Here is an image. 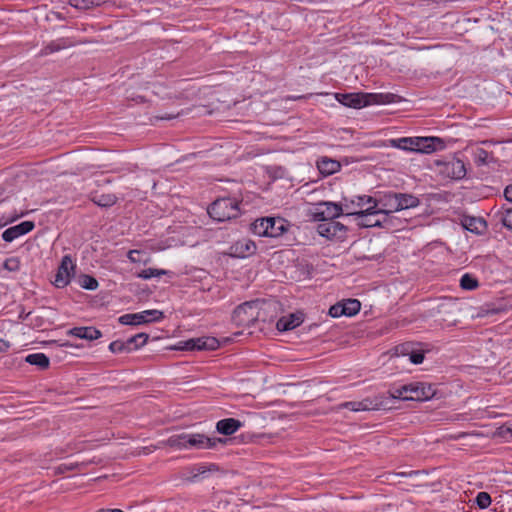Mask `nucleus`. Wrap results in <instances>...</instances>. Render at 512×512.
<instances>
[{
	"mask_svg": "<svg viewBox=\"0 0 512 512\" xmlns=\"http://www.w3.org/2000/svg\"><path fill=\"white\" fill-rule=\"evenodd\" d=\"M265 223L268 225L266 237H279L288 229L287 221L281 217H265Z\"/></svg>",
	"mask_w": 512,
	"mask_h": 512,
	"instance_id": "nucleus-17",
	"label": "nucleus"
},
{
	"mask_svg": "<svg viewBox=\"0 0 512 512\" xmlns=\"http://www.w3.org/2000/svg\"><path fill=\"white\" fill-rule=\"evenodd\" d=\"M409 359L413 364H421L424 360V353L420 350H411Z\"/></svg>",
	"mask_w": 512,
	"mask_h": 512,
	"instance_id": "nucleus-48",
	"label": "nucleus"
},
{
	"mask_svg": "<svg viewBox=\"0 0 512 512\" xmlns=\"http://www.w3.org/2000/svg\"><path fill=\"white\" fill-rule=\"evenodd\" d=\"M68 334L86 340H96L102 336L101 331L92 326L74 327L68 331Z\"/></svg>",
	"mask_w": 512,
	"mask_h": 512,
	"instance_id": "nucleus-19",
	"label": "nucleus"
},
{
	"mask_svg": "<svg viewBox=\"0 0 512 512\" xmlns=\"http://www.w3.org/2000/svg\"><path fill=\"white\" fill-rule=\"evenodd\" d=\"M75 265L69 255H65L58 267L55 275L54 285L57 288H64L71 281V276L74 274Z\"/></svg>",
	"mask_w": 512,
	"mask_h": 512,
	"instance_id": "nucleus-10",
	"label": "nucleus"
},
{
	"mask_svg": "<svg viewBox=\"0 0 512 512\" xmlns=\"http://www.w3.org/2000/svg\"><path fill=\"white\" fill-rule=\"evenodd\" d=\"M411 350H414L413 343L407 342L396 347V351L402 355H408L410 357Z\"/></svg>",
	"mask_w": 512,
	"mask_h": 512,
	"instance_id": "nucleus-49",
	"label": "nucleus"
},
{
	"mask_svg": "<svg viewBox=\"0 0 512 512\" xmlns=\"http://www.w3.org/2000/svg\"><path fill=\"white\" fill-rule=\"evenodd\" d=\"M397 200L398 211L414 208L420 204V201L416 196L407 193H397Z\"/></svg>",
	"mask_w": 512,
	"mask_h": 512,
	"instance_id": "nucleus-25",
	"label": "nucleus"
},
{
	"mask_svg": "<svg viewBox=\"0 0 512 512\" xmlns=\"http://www.w3.org/2000/svg\"><path fill=\"white\" fill-rule=\"evenodd\" d=\"M76 42L69 37H62L57 40H53L45 45L39 52L40 57L48 56L52 53L61 51L63 49L75 46Z\"/></svg>",
	"mask_w": 512,
	"mask_h": 512,
	"instance_id": "nucleus-16",
	"label": "nucleus"
},
{
	"mask_svg": "<svg viewBox=\"0 0 512 512\" xmlns=\"http://www.w3.org/2000/svg\"><path fill=\"white\" fill-rule=\"evenodd\" d=\"M79 466H80L79 463H63L55 468L54 473L56 475L64 474L68 471H73V470L78 469Z\"/></svg>",
	"mask_w": 512,
	"mask_h": 512,
	"instance_id": "nucleus-43",
	"label": "nucleus"
},
{
	"mask_svg": "<svg viewBox=\"0 0 512 512\" xmlns=\"http://www.w3.org/2000/svg\"><path fill=\"white\" fill-rule=\"evenodd\" d=\"M400 99L401 97L394 93H367L369 105L391 104L399 102Z\"/></svg>",
	"mask_w": 512,
	"mask_h": 512,
	"instance_id": "nucleus-20",
	"label": "nucleus"
},
{
	"mask_svg": "<svg viewBox=\"0 0 512 512\" xmlns=\"http://www.w3.org/2000/svg\"><path fill=\"white\" fill-rule=\"evenodd\" d=\"M390 146L405 151L430 154L445 148V142L439 137H402L391 139Z\"/></svg>",
	"mask_w": 512,
	"mask_h": 512,
	"instance_id": "nucleus-1",
	"label": "nucleus"
},
{
	"mask_svg": "<svg viewBox=\"0 0 512 512\" xmlns=\"http://www.w3.org/2000/svg\"><path fill=\"white\" fill-rule=\"evenodd\" d=\"M477 223L480 224V225L484 224V222H482L481 220H477L475 218H469V219L465 220L464 227L467 230H469L471 232H474V231L478 230V227L476 226Z\"/></svg>",
	"mask_w": 512,
	"mask_h": 512,
	"instance_id": "nucleus-47",
	"label": "nucleus"
},
{
	"mask_svg": "<svg viewBox=\"0 0 512 512\" xmlns=\"http://www.w3.org/2000/svg\"><path fill=\"white\" fill-rule=\"evenodd\" d=\"M384 396H375L373 398L367 397L361 401H349L343 403L341 406L351 411H367V410H379L384 407Z\"/></svg>",
	"mask_w": 512,
	"mask_h": 512,
	"instance_id": "nucleus-9",
	"label": "nucleus"
},
{
	"mask_svg": "<svg viewBox=\"0 0 512 512\" xmlns=\"http://www.w3.org/2000/svg\"><path fill=\"white\" fill-rule=\"evenodd\" d=\"M25 361L30 365L38 366L41 370L48 369L50 365V360L44 353L29 354Z\"/></svg>",
	"mask_w": 512,
	"mask_h": 512,
	"instance_id": "nucleus-29",
	"label": "nucleus"
},
{
	"mask_svg": "<svg viewBox=\"0 0 512 512\" xmlns=\"http://www.w3.org/2000/svg\"><path fill=\"white\" fill-rule=\"evenodd\" d=\"M3 268L14 272L20 269V260L17 257H11L4 261Z\"/></svg>",
	"mask_w": 512,
	"mask_h": 512,
	"instance_id": "nucleus-42",
	"label": "nucleus"
},
{
	"mask_svg": "<svg viewBox=\"0 0 512 512\" xmlns=\"http://www.w3.org/2000/svg\"><path fill=\"white\" fill-rule=\"evenodd\" d=\"M343 308H345V316H354L361 309V303L357 299H347L342 302Z\"/></svg>",
	"mask_w": 512,
	"mask_h": 512,
	"instance_id": "nucleus-33",
	"label": "nucleus"
},
{
	"mask_svg": "<svg viewBox=\"0 0 512 512\" xmlns=\"http://www.w3.org/2000/svg\"><path fill=\"white\" fill-rule=\"evenodd\" d=\"M335 98L342 105L354 109H360L369 106L367 93H336Z\"/></svg>",
	"mask_w": 512,
	"mask_h": 512,
	"instance_id": "nucleus-12",
	"label": "nucleus"
},
{
	"mask_svg": "<svg viewBox=\"0 0 512 512\" xmlns=\"http://www.w3.org/2000/svg\"><path fill=\"white\" fill-rule=\"evenodd\" d=\"M344 202H345L344 204L347 203L348 205H350V210H354L353 209L354 206L359 207L360 210H364L363 207L365 205H368V207L375 206V208H377L376 197H372L369 195L357 196L354 199H351L349 201L347 198H344Z\"/></svg>",
	"mask_w": 512,
	"mask_h": 512,
	"instance_id": "nucleus-24",
	"label": "nucleus"
},
{
	"mask_svg": "<svg viewBox=\"0 0 512 512\" xmlns=\"http://www.w3.org/2000/svg\"><path fill=\"white\" fill-rule=\"evenodd\" d=\"M189 470H190L191 476H189L187 479L190 482H195L200 475H204L207 472H217L220 470V468L217 464L210 463V464H197V465L192 466Z\"/></svg>",
	"mask_w": 512,
	"mask_h": 512,
	"instance_id": "nucleus-23",
	"label": "nucleus"
},
{
	"mask_svg": "<svg viewBox=\"0 0 512 512\" xmlns=\"http://www.w3.org/2000/svg\"><path fill=\"white\" fill-rule=\"evenodd\" d=\"M473 160L477 166H482L494 161V157L492 153L488 152L484 148L477 147L473 151Z\"/></svg>",
	"mask_w": 512,
	"mask_h": 512,
	"instance_id": "nucleus-30",
	"label": "nucleus"
},
{
	"mask_svg": "<svg viewBox=\"0 0 512 512\" xmlns=\"http://www.w3.org/2000/svg\"><path fill=\"white\" fill-rule=\"evenodd\" d=\"M500 434L501 435L509 434L510 437L512 438V426L511 427H501L500 428Z\"/></svg>",
	"mask_w": 512,
	"mask_h": 512,
	"instance_id": "nucleus-53",
	"label": "nucleus"
},
{
	"mask_svg": "<svg viewBox=\"0 0 512 512\" xmlns=\"http://www.w3.org/2000/svg\"><path fill=\"white\" fill-rule=\"evenodd\" d=\"M242 422L235 418H225L217 422L216 430L218 433L229 436L234 434L240 427Z\"/></svg>",
	"mask_w": 512,
	"mask_h": 512,
	"instance_id": "nucleus-18",
	"label": "nucleus"
},
{
	"mask_svg": "<svg viewBox=\"0 0 512 512\" xmlns=\"http://www.w3.org/2000/svg\"><path fill=\"white\" fill-rule=\"evenodd\" d=\"M377 201V210L379 213H394L398 211L397 206V193L396 192H384L379 193V195L376 197Z\"/></svg>",
	"mask_w": 512,
	"mask_h": 512,
	"instance_id": "nucleus-13",
	"label": "nucleus"
},
{
	"mask_svg": "<svg viewBox=\"0 0 512 512\" xmlns=\"http://www.w3.org/2000/svg\"><path fill=\"white\" fill-rule=\"evenodd\" d=\"M180 350L186 351H198V345L196 343V338H192L183 342H180V346L178 347Z\"/></svg>",
	"mask_w": 512,
	"mask_h": 512,
	"instance_id": "nucleus-46",
	"label": "nucleus"
},
{
	"mask_svg": "<svg viewBox=\"0 0 512 512\" xmlns=\"http://www.w3.org/2000/svg\"><path fill=\"white\" fill-rule=\"evenodd\" d=\"M228 441L229 440L226 438H217V437L210 438V437H208L204 434H200V433H195V434L186 433L185 443H187V449H189V448L211 449V448H214L218 443L225 445V444H227Z\"/></svg>",
	"mask_w": 512,
	"mask_h": 512,
	"instance_id": "nucleus-8",
	"label": "nucleus"
},
{
	"mask_svg": "<svg viewBox=\"0 0 512 512\" xmlns=\"http://www.w3.org/2000/svg\"><path fill=\"white\" fill-rule=\"evenodd\" d=\"M251 230L255 235L266 237L268 233V225L265 223V217L256 219L251 224Z\"/></svg>",
	"mask_w": 512,
	"mask_h": 512,
	"instance_id": "nucleus-36",
	"label": "nucleus"
},
{
	"mask_svg": "<svg viewBox=\"0 0 512 512\" xmlns=\"http://www.w3.org/2000/svg\"><path fill=\"white\" fill-rule=\"evenodd\" d=\"M69 5L78 10H90L102 4L101 0H69Z\"/></svg>",
	"mask_w": 512,
	"mask_h": 512,
	"instance_id": "nucleus-31",
	"label": "nucleus"
},
{
	"mask_svg": "<svg viewBox=\"0 0 512 512\" xmlns=\"http://www.w3.org/2000/svg\"><path fill=\"white\" fill-rule=\"evenodd\" d=\"M504 196L507 201L512 202V184L508 185L504 190Z\"/></svg>",
	"mask_w": 512,
	"mask_h": 512,
	"instance_id": "nucleus-51",
	"label": "nucleus"
},
{
	"mask_svg": "<svg viewBox=\"0 0 512 512\" xmlns=\"http://www.w3.org/2000/svg\"><path fill=\"white\" fill-rule=\"evenodd\" d=\"M380 214L382 215L381 228H385L387 230H398L403 227L404 222L395 217L393 213L385 212Z\"/></svg>",
	"mask_w": 512,
	"mask_h": 512,
	"instance_id": "nucleus-26",
	"label": "nucleus"
},
{
	"mask_svg": "<svg viewBox=\"0 0 512 512\" xmlns=\"http://www.w3.org/2000/svg\"><path fill=\"white\" fill-rule=\"evenodd\" d=\"M240 203L236 198L220 197L209 205L207 212L215 221H229L241 215Z\"/></svg>",
	"mask_w": 512,
	"mask_h": 512,
	"instance_id": "nucleus-3",
	"label": "nucleus"
},
{
	"mask_svg": "<svg viewBox=\"0 0 512 512\" xmlns=\"http://www.w3.org/2000/svg\"><path fill=\"white\" fill-rule=\"evenodd\" d=\"M344 209L347 216L355 217L357 225L360 227H381V219L376 218L380 213L375 206H369L364 210H350V205L346 203L344 204Z\"/></svg>",
	"mask_w": 512,
	"mask_h": 512,
	"instance_id": "nucleus-5",
	"label": "nucleus"
},
{
	"mask_svg": "<svg viewBox=\"0 0 512 512\" xmlns=\"http://www.w3.org/2000/svg\"><path fill=\"white\" fill-rule=\"evenodd\" d=\"M96 512H124L121 509H112V510H106V509H100Z\"/></svg>",
	"mask_w": 512,
	"mask_h": 512,
	"instance_id": "nucleus-54",
	"label": "nucleus"
},
{
	"mask_svg": "<svg viewBox=\"0 0 512 512\" xmlns=\"http://www.w3.org/2000/svg\"><path fill=\"white\" fill-rule=\"evenodd\" d=\"M91 201L100 207H111L117 202V197L114 194H98L97 192L91 193Z\"/></svg>",
	"mask_w": 512,
	"mask_h": 512,
	"instance_id": "nucleus-28",
	"label": "nucleus"
},
{
	"mask_svg": "<svg viewBox=\"0 0 512 512\" xmlns=\"http://www.w3.org/2000/svg\"><path fill=\"white\" fill-rule=\"evenodd\" d=\"M35 227L33 221H23L18 225L9 227L2 233V239L5 242H12L18 237L31 232Z\"/></svg>",
	"mask_w": 512,
	"mask_h": 512,
	"instance_id": "nucleus-14",
	"label": "nucleus"
},
{
	"mask_svg": "<svg viewBox=\"0 0 512 512\" xmlns=\"http://www.w3.org/2000/svg\"><path fill=\"white\" fill-rule=\"evenodd\" d=\"M79 284L87 290H95L98 287V281L90 275L83 274L79 277Z\"/></svg>",
	"mask_w": 512,
	"mask_h": 512,
	"instance_id": "nucleus-38",
	"label": "nucleus"
},
{
	"mask_svg": "<svg viewBox=\"0 0 512 512\" xmlns=\"http://www.w3.org/2000/svg\"><path fill=\"white\" fill-rule=\"evenodd\" d=\"M435 390L430 384L410 383L389 391L390 398L406 401H425L430 399Z\"/></svg>",
	"mask_w": 512,
	"mask_h": 512,
	"instance_id": "nucleus-4",
	"label": "nucleus"
},
{
	"mask_svg": "<svg viewBox=\"0 0 512 512\" xmlns=\"http://www.w3.org/2000/svg\"><path fill=\"white\" fill-rule=\"evenodd\" d=\"M328 313L333 318H338L343 315L345 316V308H343L342 302H338L332 305Z\"/></svg>",
	"mask_w": 512,
	"mask_h": 512,
	"instance_id": "nucleus-44",
	"label": "nucleus"
},
{
	"mask_svg": "<svg viewBox=\"0 0 512 512\" xmlns=\"http://www.w3.org/2000/svg\"><path fill=\"white\" fill-rule=\"evenodd\" d=\"M478 281L476 278L469 274H464L460 279V286L465 290H473L478 287Z\"/></svg>",
	"mask_w": 512,
	"mask_h": 512,
	"instance_id": "nucleus-40",
	"label": "nucleus"
},
{
	"mask_svg": "<svg viewBox=\"0 0 512 512\" xmlns=\"http://www.w3.org/2000/svg\"><path fill=\"white\" fill-rule=\"evenodd\" d=\"M320 206L323 207V209L316 213V217L319 221H334L335 218L344 214L342 205L332 202H325L320 204Z\"/></svg>",
	"mask_w": 512,
	"mask_h": 512,
	"instance_id": "nucleus-15",
	"label": "nucleus"
},
{
	"mask_svg": "<svg viewBox=\"0 0 512 512\" xmlns=\"http://www.w3.org/2000/svg\"><path fill=\"white\" fill-rule=\"evenodd\" d=\"M435 164L439 167L440 173L445 177L459 180L466 175L465 164L458 158L453 157L448 161L437 160Z\"/></svg>",
	"mask_w": 512,
	"mask_h": 512,
	"instance_id": "nucleus-7",
	"label": "nucleus"
},
{
	"mask_svg": "<svg viewBox=\"0 0 512 512\" xmlns=\"http://www.w3.org/2000/svg\"><path fill=\"white\" fill-rule=\"evenodd\" d=\"M501 222L504 227L512 231V208L504 210L502 213Z\"/></svg>",
	"mask_w": 512,
	"mask_h": 512,
	"instance_id": "nucleus-45",
	"label": "nucleus"
},
{
	"mask_svg": "<svg viewBox=\"0 0 512 512\" xmlns=\"http://www.w3.org/2000/svg\"><path fill=\"white\" fill-rule=\"evenodd\" d=\"M186 433H181L177 435H172L167 440V445L171 448L176 449H187Z\"/></svg>",
	"mask_w": 512,
	"mask_h": 512,
	"instance_id": "nucleus-34",
	"label": "nucleus"
},
{
	"mask_svg": "<svg viewBox=\"0 0 512 512\" xmlns=\"http://www.w3.org/2000/svg\"><path fill=\"white\" fill-rule=\"evenodd\" d=\"M164 318L160 310H145L139 313H128L119 317V323L123 325H141L153 322H159Z\"/></svg>",
	"mask_w": 512,
	"mask_h": 512,
	"instance_id": "nucleus-6",
	"label": "nucleus"
},
{
	"mask_svg": "<svg viewBox=\"0 0 512 512\" xmlns=\"http://www.w3.org/2000/svg\"><path fill=\"white\" fill-rule=\"evenodd\" d=\"M148 334L146 333H138L130 338L127 339V344H129L132 347V351L139 349L140 347L144 346L148 341Z\"/></svg>",
	"mask_w": 512,
	"mask_h": 512,
	"instance_id": "nucleus-35",
	"label": "nucleus"
},
{
	"mask_svg": "<svg viewBox=\"0 0 512 512\" xmlns=\"http://www.w3.org/2000/svg\"><path fill=\"white\" fill-rule=\"evenodd\" d=\"M317 231L327 239H343L346 236L347 227L340 222L326 220L318 224Z\"/></svg>",
	"mask_w": 512,
	"mask_h": 512,
	"instance_id": "nucleus-11",
	"label": "nucleus"
},
{
	"mask_svg": "<svg viewBox=\"0 0 512 512\" xmlns=\"http://www.w3.org/2000/svg\"><path fill=\"white\" fill-rule=\"evenodd\" d=\"M231 249L234 251L233 254L237 257H246L252 255L256 251V245L251 240H240L237 241Z\"/></svg>",
	"mask_w": 512,
	"mask_h": 512,
	"instance_id": "nucleus-21",
	"label": "nucleus"
},
{
	"mask_svg": "<svg viewBox=\"0 0 512 512\" xmlns=\"http://www.w3.org/2000/svg\"><path fill=\"white\" fill-rule=\"evenodd\" d=\"M140 254V251L138 250H130L128 252V259L131 261V262H138L139 260L136 258V255H139Z\"/></svg>",
	"mask_w": 512,
	"mask_h": 512,
	"instance_id": "nucleus-50",
	"label": "nucleus"
},
{
	"mask_svg": "<svg viewBox=\"0 0 512 512\" xmlns=\"http://www.w3.org/2000/svg\"><path fill=\"white\" fill-rule=\"evenodd\" d=\"M265 305L266 303L259 299L238 305L232 313L233 323L239 327L250 328L258 321L265 322Z\"/></svg>",
	"mask_w": 512,
	"mask_h": 512,
	"instance_id": "nucleus-2",
	"label": "nucleus"
},
{
	"mask_svg": "<svg viewBox=\"0 0 512 512\" xmlns=\"http://www.w3.org/2000/svg\"><path fill=\"white\" fill-rule=\"evenodd\" d=\"M109 350L112 353L131 352L132 347L129 344H127V340L126 341L115 340L110 343Z\"/></svg>",
	"mask_w": 512,
	"mask_h": 512,
	"instance_id": "nucleus-39",
	"label": "nucleus"
},
{
	"mask_svg": "<svg viewBox=\"0 0 512 512\" xmlns=\"http://www.w3.org/2000/svg\"><path fill=\"white\" fill-rule=\"evenodd\" d=\"M10 347V343L2 338H0V353L7 352Z\"/></svg>",
	"mask_w": 512,
	"mask_h": 512,
	"instance_id": "nucleus-52",
	"label": "nucleus"
},
{
	"mask_svg": "<svg viewBox=\"0 0 512 512\" xmlns=\"http://www.w3.org/2000/svg\"><path fill=\"white\" fill-rule=\"evenodd\" d=\"M170 271L164 270V269H156V268H147L142 270L138 277L142 279H150L152 277H160L162 275L169 274Z\"/></svg>",
	"mask_w": 512,
	"mask_h": 512,
	"instance_id": "nucleus-37",
	"label": "nucleus"
},
{
	"mask_svg": "<svg viewBox=\"0 0 512 512\" xmlns=\"http://www.w3.org/2000/svg\"><path fill=\"white\" fill-rule=\"evenodd\" d=\"M317 168L323 176H330L340 170L341 164L337 160L323 157L317 161Z\"/></svg>",
	"mask_w": 512,
	"mask_h": 512,
	"instance_id": "nucleus-22",
	"label": "nucleus"
},
{
	"mask_svg": "<svg viewBox=\"0 0 512 512\" xmlns=\"http://www.w3.org/2000/svg\"><path fill=\"white\" fill-rule=\"evenodd\" d=\"M475 501L480 509H486L490 506L492 499L489 493L479 492L476 496Z\"/></svg>",
	"mask_w": 512,
	"mask_h": 512,
	"instance_id": "nucleus-41",
	"label": "nucleus"
},
{
	"mask_svg": "<svg viewBox=\"0 0 512 512\" xmlns=\"http://www.w3.org/2000/svg\"><path fill=\"white\" fill-rule=\"evenodd\" d=\"M196 343L198 345V351L215 350L219 346L218 340L214 337L196 338Z\"/></svg>",
	"mask_w": 512,
	"mask_h": 512,
	"instance_id": "nucleus-32",
	"label": "nucleus"
},
{
	"mask_svg": "<svg viewBox=\"0 0 512 512\" xmlns=\"http://www.w3.org/2000/svg\"><path fill=\"white\" fill-rule=\"evenodd\" d=\"M302 319L295 314H291L289 318L282 317L277 321L276 327L279 331H288L296 328L302 323Z\"/></svg>",
	"mask_w": 512,
	"mask_h": 512,
	"instance_id": "nucleus-27",
	"label": "nucleus"
}]
</instances>
